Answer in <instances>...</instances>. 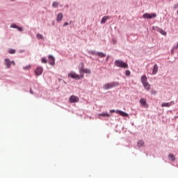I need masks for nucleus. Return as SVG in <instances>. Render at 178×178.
I'll use <instances>...</instances> for the list:
<instances>
[{
	"label": "nucleus",
	"mask_w": 178,
	"mask_h": 178,
	"mask_svg": "<svg viewBox=\"0 0 178 178\" xmlns=\"http://www.w3.org/2000/svg\"><path fill=\"white\" fill-rule=\"evenodd\" d=\"M58 5H59V3H58V2H56V1H54V2H53V3H52V6H53L54 8H56V6H58Z\"/></svg>",
	"instance_id": "nucleus-24"
},
{
	"label": "nucleus",
	"mask_w": 178,
	"mask_h": 178,
	"mask_svg": "<svg viewBox=\"0 0 178 178\" xmlns=\"http://www.w3.org/2000/svg\"><path fill=\"white\" fill-rule=\"evenodd\" d=\"M140 80H141V83L143 84L147 83V76H145V75L142 76Z\"/></svg>",
	"instance_id": "nucleus-14"
},
{
	"label": "nucleus",
	"mask_w": 178,
	"mask_h": 178,
	"mask_svg": "<svg viewBox=\"0 0 178 178\" xmlns=\"http://www.w3.org/2000/svg\"><path fill=\"white\" fill-rule=\"evenodd\" d=\"M115 65L117 67H122V69H127L129 67V65L123 62L122 60H116L115 61Z\"/></svg>",
	"instance_id": "nucleus-2"
},
{
	"label": "nucleus",
	"mask_w": 178,
	"mask_h": 178,
	"mask_svg": "<svg viewBox=\"0 0 178 178\" xmlns=\"http://www.w3.org/2000/svg\"><path fill=\"white\" fill-rule=\"evenodd\" d=\"M8 54H16V50H15L13 49H10L8 50Z\"/></svg>",
	"instance_id": "nucleus-23"
},
{
	"label": "nucleus",
	"mask_w": 178,
	"mask_h": 178,
	"mask_svg": "<svg viewBox=\"0 0 178 178\" xmlns=\"http://www.w3.org/2000/svg\"><path fill=\"white\" fill-rule=\"evenodd\" d=\"M157 31H159L160 34H162V35H166V31H163L161 29L158 28Z\"/></svg>",
	"instance_id": "nucleus-19"
},
{
	"label": "nucleus",
	"mask_w": 178,
	"mask_h": 178,
	"mask_svg": "<svg viewBox=\"0 0 178 178\" xmlns=\"http://www.w3.org/2000/svg\"><path fill=\"white\" fill-rule=\"evenodd\" d=\"M67 25H69V23H68V22H65V23H64V26H67Z\"/></svg>",
	"instance_id": "nucleus-34"
},
{
	"label": "nucleus",
	"mask_w": 178,
	"mask_h": 178,
	"mask_svg": "<svg viewBox=\"0 0 178 178\" xmlns=\"http://www.w3.org/2000/svg\"><path fill=\"white\" fill-rule=\"evenodd\" d=\"M31 94H33V91L30 90Z\"/></svg>",
	"instance_id": "nucleus-37"
},
{
	"label": "nucleus",
	"mask_w": 178,
	"mask_h": 178,
	"mask_svg": "<svg viewBox=\"0 0 178 178\" xmlns=\"http://www.w3.org/2000/svg\"><path fill=\"white\" fill-rule=\"evenodd\" d=\"M158 73V65L155 64L153 68L152 74H156Z\"/></svg>",
	"instance_id": "nucleus-13"
},
{
	"label": "nucleus",
	"mask_w": 178,
	"mask_h": 178,
	"mask_svg": "<svg viewBox=\"0 0 178 178\" xmlns=\"http://www.w3.org/2000/svg\"><path fill=\"white\" fill-rule=\"evenodd\" d=\"M108 19H109V17H108V16H104V17L102 19L101 24H105V22L108 20Z\"/></svg>",
	"instance_id": "nucleus-18"
},
{
	"label": "nucleus",
	"mask_w": 178,
	"mask_h": 178,
	"mask_svg": "<svg viewBox=\"0 0 178 178\" xmlns=\"http://www.w3.org/2000/svg\"><path fill=\"white\" fill-rule=\"evenodd\" d=\"M79 73L81 74V76L76 74V72H70L68 74V77H71V79H74L75 80H80V79L84 78V74H91V70L90 69H84V64L81 63L79 65Z\"/></svg>",
	"instance_id": "nucleus-1"
},
{
	"label": "nucleus",
	"mask_w": 178,
	"mask_h": 178,
	"mask_svg": "<svg viewBox=\"0 0 178 178\" xmlns=\"http://www.w3.org/2000/svg\"><path fill=\"white\" fill-rule=\"evenodd\" d=\"M151 94H152V95H156V91H155L154 90H152Z\"/></svg>",
	"instance_id": "nucleus-26"
},
{
	"label": "nucleus",
	"mask_w": 178,
	"mask_h": 178,
	"mask_svg": "<svg viewBox=\"0 0 178 178\" xmlns=\"http://www.w3.org/2000/svg\"><path fill=\"white\" fill-rule=\"evenodd\" d=\"M49 62L50 65L54 66V65H55V58H54V56L49 55Z\"/></svg>",
	"instance_id": "nucleus-9"
},
{
	"label": "nucleus",
	"mask_w": 178,
	"mask_h": 178,
	"mask_svg": "<svg viewBox=\"0 0 178 178\" xmlns=\"http://www.w3.org/2000/svg\"><path fill=\"white\" fill-rule=\"evenodd\" d=\"M99 116H103L104 118H111V115L107 113H102L99 114Z\"/></svg>",
	"instance_id": "nucleus-16"
},
{
	"label": "nucleus",
	"mask_w": 178,
	"mask_h": 178,
	"mask_svg": "<svg viewBox=\"0 0 178 178\" xmlns=\"http://www.w3.org/2000/svg\"><path fill=\"white\" fill-rule=\"evenodd\" d=\"M17 29L18 30V31H23V29L22 27L17 26Z\"/></svg>",
	"instance_id": "nucleus-27"
},
{
	"label": "nucleus",
	"mask_w": 178,
	"mask_h": 178,
	"mask_svg": "<svg viewBox=\"0 0 178 178\" xmlns=\"http://www.w3.org/2000/svg\"><path fill=\"white\" fill-rule=\"evenodd\" d=\"M171 54H172V55H173V54H175V49H172L171 50Z\"/></svg>",
	"instance_id": "nucleus-32"
},
{
	"label": "nucleus",
	"mask_w": 178,
	"mask_h": 178,
	"mask_svg": "<svg viewBox=\"0 0 178 178\" xmlns=\"http://www.w3.org/2000/svg\"><path fill=\"white\" fill-rule=\"evenodd\" d=\"M118 86H119V83L114 81V82L104 84L103 86V88L104 90H111V88L118 87Z\"/></svg>",
	"instance_id": "nucleus-3"
},
{
	"label": "nucleus",
	"mask_w": 178,
	"mask_h": 178,
	"mask_svg": "<svg viewBox=\"0 0 178 178\" xmlns=\"http://www.w3.org/2000/svg\"><path fill=\"white\" fill-rule=\"evenodd\" d=\"M63 19V14L62 13H60L57 16V22H60Z\"/></svg>",
	"instance_id": "nucleus-15"
},
{
	"label": "nucleus",
	"mask_w": 178,
	"mask_h": 178,
	"mask_svg": "<svg viewBox=\"0 0 178 178\" xmlns=\"http://www.w3.org/2000/svg\"><path fill=\"white\" fill-rule=\"evenodd\" d=\"M125 74L126 76H130V72L129 70H127Z\"/></svg>",
	"instance_id": "nucleus-29"
},
{
	"label": "nucleus",
	"mask_w": 178,
	"mask_h": 178,
	"mask_svg": "<svg viewBox=\"0 0 178 178\" xmlns=\"http://www.w3.org/2000/svg\"><path fill=\"white\" fill-rule=\"evenodd\" d=\"M112 41H113V44H116V41L115 40L113 39Z\"/></svg>",
	"instance_id": "nucleus-36"
},
{
	"label": "nucleus",
	"mask_w": 178,
	"mask_h": 178,
	"mask_svg": "<svg viewBox=\"0 0 178 178\" xmlns=\"http://www.w3.org/2000/svg\"><path fill=\"white\" fill-rule=\"evenodd\" d=\"M110 112L111 113H119V115H120V116H123L124 118H127V116H129V114H127V113H124L122 111L120 110H111Z\"/></svg>",
	"instance_id": "nucleus-5"
},
{
	"label": "nucleus",
	"mask_w": 178,
	"mask_h": 178,
	"mask_svg": "<svg viewBox=\"0 0 178 178\" xmlns=\"http://www.w3.org/2000/svg\"><path fill=\"white\" fill-rule=\"evenodd\" d=\"M42 72H44V70L42 69V67H38L35 70V74L36 76H41V74H42Z\"/></svg>",
	"instance_id": "nucleus-7"
},
{
	"label": "nucleus",
	"mask_w": 178,
	"mask_h": 178,
	"mask_svg": "<svg viewBox=\"0 0 178 178\" xmlns=\"http://www.w3.org/2000/svg\"><path fill=\"white\" fill-rule=\"evenodd\" d=\"M79 101H80V98H79V97H76L75 95H72L69 99V102H70V104L77 103Z\"/></svg>",
	"instance_id": "nucleus-6"
},
{
	"label": "nucleus",
	"mask_w": 178,
	"mask_h": 178,
	"mask_svg": "<svg viewBox=\"0 0 178 178\" xmlns=\"http://www.w3.org/2000/svg\"><path fill=\"white\" fill-rule=\"evenodd\" d=\"M144 88H145L147 91L151 90V85L148 82H145L143 83Z\"/></svg>",
	"instance_id": "nucleus-11"
},
{
	"label": "nucleus",
	"mask_w": 178,
	"mask_h": 178,
	"mask_svg": "<svg viewBox=\"0 0 178 178\" xmlns=\"http://www.w3.org/2000/svg\"><path fill=\"white\" fill-rule=\"evenodd\" d=\"M47 59H45L44 58L42 59V63H47Z\"/></svg>",
	"instance_id": "nucleus-28"
},
{
	"label": "nucleus",
	"mask_w": 178,
	"mask_h": 178,
	"mask_svg": "<svg viewBox=\"0 0 178 178\" xmlns=\"http://www.w3.org/2000/svg\"><path fill=\"white\" fill-rule=\"evenodd\" d=\"M10 1H12V2H14V1H15V0H10Z\"/></svg>",
	"instance_id": "nucleus-38"
},
{
	"label": "nucleus",
	"mask_w": 178,
	"mask_h": 178,
	"mask_svg": "<svg viewBox=\"0 0 178 178\" xmlns=\"http://www.w3.org/2000/svg\"><path fill=\"white\" fill-rule=\"evenodd\" d=\"M29 69H30V66L24 67V70H27Z\"/></svg>",
	"instance_id": "nucleus-31"
},
{
	"label": "nucleus",
	"mask_w": 178,
	"mask_h": 178,
	"mask_svg": "<svg viewBox=\"0 0 178 178\" xmlns=\"http://www.w3.org/2000/svg\"><path fill=\"white\" fill-rule=\"evenodd\" d=\"M37 38H38V40H43L44 39V36H42V35H41L40 33H38Z\"/></svg>",
	"instance_id": "nucleus-22"
},
{
	"label": "nucleus",
	"mask_w": 178,
	"mask_h": 178,
	"mask_svg": "<svg viewBox=\"0 0 178 178\" xmlns=\"http://www.w3.org/2000/svg\"><path fill=\"white\" fill-rule=\"evenodd\" d=\"M177 8H178V4H175V5L174 6V8H175V9H177Z\"/></svg>",
	"instance_id": "nucleus-33"
},
{
	"label": "nucleus",
	"mask_w": 178,
	"mask_h": 178,
	"mask_svg": "<svg viewBox=\"0 0 178 178\" xmlns=\"http://www.w3.org/2000/svg\"><path fill=\"white\" fill-rule=\"evenodd\" d=\"M168 158L169 159H170V161H175L176 159V158L175 157V155L172 154L168 156Z\"/></svg>",
	"instance_id": "nucleus-20"
},
{
	"label": "nucleus",
	"mask_w": 178,
	"mask_h": 178,
	"mask_svg": "<svg viewBox=\"0 0 178 178\" xmlns=\"http://www.w3.org/2000/svg\"><path fill=\"white\" fill-rule=\"evenodd\" d=\"M140 104L143 106H145V105H147V100L144 98H142L140 99Z\"/></svg>",
	"instance_id": "nucleus-12"
},
{
	"label": "nucleus",
	"mask_w": 178,
	"mask_h": 178,
	"mask_svg": "<svg viewBox=\"0 0 178 178\" xmlns=\"http://www.w3.org/2000/svg\"><path fill=\"white\" fill-rule=\"evenodd\" d=\"M144 145V141L143 140H139L138 143V147H143Z\"/></svg>",
	"instance_id": "nucleus-21"
},
{
	"label": "nucleus",
	"mask_w": 178,
	"mask_h": 178,
	"mask_svg": "<svg viewBox=\"0 0 178 178\" xmlns=\"http://www.w3.org/2000/svg\"><path fill=\"white\" fill-rule=\"evenodd\" d=\"M4 65L6 66H7V69H10V60L9 58H6L4 60Z\"/></svg>",
	"instance_id": "nucleus-10"
},
{
	"label": "nucleus",
	"mask_w": 178,
	"mask_h": 178,
	"mask_svg": "<svg viewBox=\"0 0 178 178\" xmlns=\"http://www.w3.org/2000/svg\"><path fill=\"white\" fill-rule=\"evenodd\" d=\"M143 19H154L156 17V13H153L152 14H149L148 13H146L143 16Z\"/></svg>",
	"instance_id": "nucleus-4"
},
{
	"label": "nucleus",
	"mask_w": 178,
	"mask_h": 178,
	"mask_svg": "<svg viewBox=\"0 0 178 178\" xmlns=\"http://www.w3.org/2000/svg\"><path fill=\"white\" fill-rule=\"evenodd\" d=\"M172 105H175V102L172 101L171 102L169 103H163L161 104L162 108L163 107H166V108H169V106H172Z\"/></svg>",
	"instance_id": "nucleus-8"
},
{
	"label": "nucleus",
	"mask_w": 178,
	"mask_h": 178,
	"mask_svg": "<svg viewBox=\"0 0 178 178\" xmlns=\"http://www.w3.org/2000/svg\"><path fill=\"white\" fill-rule=\"evenodd\" d=\"M96 55L97 56H99L100 58H105V56H106V54H105L102 52H96Z\"/></svg>",
	"instance_id": "nucleus-17"
},
{
	"label": "nucleus",
	"mask_w": 178,
	"mask_h": 178,
	"mask_svg": "<svg viewBox=\"0 0 178 178\" xmlns=\"http://www.w3.org/2000/svg\"><path fill=\"white\" fill-rule=\"evenodd\" d=\"M17 27H18V26H17V25H16V24H13V25L10 26V28H11V29H17Z\"/></svg>",
	"instance_id": "nucleus-25"
},
{
	"label": "nucleus",
	"mask_w": 178,
	"mask_h": 178,
	"mask_svg": "<svg viewBox=\"0 0 178 178\" xmlns=\"http://www.w3.org/2000/svg\"><path fill=\"white\" fill-rule=\"evenodd\" d=\"M90 54H91V55H97L95 51H90Z\"/></svg>",
	"instance_id": "nucleus-30"
},
{
	"label": "nucleus",
	"mask_w": 178,
	"mask_h": 178,
	"mask_svg": "<svg viewBox=\"0 0 178 178\" xmlns=\"http://www.w3.org/2000/svg\"><path fill=\"white\" fill-rule=\"evenodd\" d=\"M13 63V65L15 66V61H11L10 62V64Z\"/></svg>",
	"instance_id": "nucleus-35"
}]
</instances>
